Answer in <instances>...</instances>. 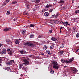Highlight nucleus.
<instances>
[{
	"label": "nucleus",
	"mask_w": 79,
	"mask_h": 79,
	"mask_svg": "<svg viewBox=\"0 0 79 79\" xmlns=\"http://www.w3.org/2000/svg\"><path fill=\"white\" fill-rule=\"evenodd\" d=\"M60 23H61V24H63V23H64V22H61Z\"/></svg>",
	"instance_id": "obj_58"
},
{
	"label": "nucleus",
	"mask_w": 79,
	"mask_h": 79,
	"mask_svg": "<svg viewBox=\"0 0 79 79\" xmlns=\"http://www.w3.org/2000/svg\"><path fill=\"white\" fill-rule=\"evenodd\" d=\"M18 19L16 18L14 19V21H17V20Z\"/></svg>",
	"instance_id": "obj_52"
},
{
	"label": "nucleus",
	"mask_w": 79,
	"mask_h": 79,
	"mask_svg": "<svg viewBox=\"0 0 79 79\" xmlns=\"http://www.w3.org/2000/svg\"><path fill=\"white\" fill-rule=\"evenodd\" d=\"M54 47V44H52L50 47V49H51V50H52L53 48V47Z\"/></svg>",
	"instance_id": "obj_16"
},
{
	"label": "nucleus",
	"mask_w": 79,
	"mask_h": 79,
	"mask_svg": "<svg viewBox=\"0 0 79 79\" xmlns=\"http://www.w3.org/2000/svg\"><path fill=\"white\" fill-rule=\"evenodd\" d=\"M46 53H48V54H50V51L48 50H47L46 51Z\"/></svg>",
	"instance_id": "obj_32"
},
{
	"label": "nucleus",
	"mask_w": 79,
	"mask_h": 79,
	"mask_svg": "<svg viewBox=\"0 0 79 79\" xmlns=\"http://www.w3.org/2000/svg\"><path fill=\"white\" fill-rule=\"evenodd\" d=\"M2 52L4 54H6V49H3Z\"/></svg>",
	"instance_id": "obj_10"
},
{
	"label": "nucleus",
	"mask_w": 79,
	"mask_h": 79,
	"mask_svg": "<svg viewBox=\"0 0 79 79\" xmlns=\"http://www.w3.org/2000/svg\"><path fill=\"white\" fill-rule=\"evenodd\" d=\"M22 69L23 70H26V68L25 67H23L22 68Z\"/></svg>",
	"instance_id": "obj_37"
},
{
	"label": "nucleus",
	"mask_w": 79,
	"mask_h": 79,
	"mask_svg": "<svg viewBox=\"0 0 79 79\" xmlns=\"http://www.w3.org/2000/svg\"><path fill=\"white\" fill-rule=\"evenodd\" d=\"M2 44L0 43V47H2Z\"/></svg>",
	"instance_id": "obj_56"
},
{
	"label": "nucleus",
	"mask_w": 79,
	"mask_h": 79,
	"mask_svg": "<svg viewBox=\"0 0 79 79\" xmlns=\"http://www.w3.org/2000/svg\"><path fill=\"white\" fill-rule=\"evenodd\" d=\"M27 60H28V61L29 60V59L28 58V59H27Z\"/></svg>",
	"instance_id": "obj_63"
},
{
	"label": "nucleus",
	"mask_w": 79,
	"mask_h": 79,
	"mask_svg": "<svg viewBox=\"0 0 79 79\" xmlns=\"http://www.w3.org/2000/svg\"><path fill=\"white\" fill-rule=\"evenodd\" d=\"M7 43L9 44V45H12V42L11 41H6Z\"/></svg>",
	"instance_id": "obj_6"
},
{
	"label": "nucleus",
	"mask_w": 79,
	"mask_h": 79,
	"mask_svg": "<svg viewBox=\"0 0 79 79\" xmlns=\"http://www.w3.org/2000/svg\"><path fill=\"white\" fill-rule=\"evenodd\" d=\"M50 73H51V74H53V73H54V71L53 70H51L50 71Z\"/></svg>",
	"instance_id": "obj_40"
},
{
	"label": "nucleus",
	"mask_w": 79,
	"mask_h": 79,
	"mask_svg": "<svg viewBox=\"0 0 79 79\" xmlns=\"http://www.w3.org/2000/svg\"><path fill=\"white\" fill-rule=\"evenodd\" d=\"M43 49H44V50H46V49H47V46H44L43 47Z\"/></svg>",
	"instance_id": "obj_25"
},
{
	"label": "nucleus",
	"mask_w": 79,
	"mask_h": 79,
	"mask_svg": "<svg viewBox=\"0 0 79 79\" xmlns=\"http://www.w3.org/2000/svg\"><path fill=\"white\" fill-rule=\"evenodd\" d=\"M11 63V64L12 63H14V60H11V61L10 62Z\"/></svg>",
	"instance_id": "obj_44"
},
{
	"label": "nucleus",
	"mask_w": 79,
	"mask_h": 79,
	"mask_svg": "<svg viewBox=\"0 0 79 79\" xmlns=\"http://www.w3.org/2000/svg\"><path fill=\"white\" fill-rule=\"evenodd\" d=\"M0 54L1 55H4V54H3V51L0 52Z\"/></svg>",
	"instance_id": "obj_42"
},
{
	"label": "nucleus",
	"mask_w": 79,
	"mask_h": 79,
	"mask_svg": "<svg viewBox=\"0 0 79 79\" xmlns=\"http://www.w3.org/2000/svg\"><path fill=\"white\" fill-rule=\"evenodd\" d=\"M25 45L27 46L28 45V46L30 47H34V46L35 45L34 44L32 43L28 42L25 43Z\"/></svg>",
	"instance_id": "obj_1"
},
{
	"label": "nucleus",
	"mask_w": 79,
	"mask_h": 79,
	"mask_svg": "<svg viewBox=\"0 0 79 79\" xmlns=\"http://www.w3.org/2000/svg\"><path fill=\"white\" fill-rule=\"evenodd\" d=\"M72 72L73 73H75L76 72V69H72L71 70Z\"/></svg>",
	"instance_id": "obj_22"
},
{
	"label": "nucleus",
	"mask_w": 79,
	"mask_h": 79,
	"mask_svg": "<svg viewBox=\"0 0 79 79\" xmlns=\"http://www.w3.org/2000/svg\"><path fill=\"white\" fill-rule=\"evenodd\" d=\"M48 10V9H44L43 10H42L41 11V13H42V12H45V11H47Z\"/></svg>",
	"instance_id": "obj_19"
},
{
	"label": "nucleus",
	"mask_w": 79,
	"mask_h": 79,
	"mask_svg": "<svg viewBox=\"0 0 79 79\" xmlns=\"http://www.w3.org/2000/svg\"><path fill=\"white\" fill-rule=\"evenodd\" d=\"M25 57H22V59H23V60L24 62H25L24 63H23V64H25V65H28L29 64V62L28 61H27V60L25 59Z\"/></svg>",
	"instance_id": "obj_2"
},
{
	"label": "nucleus",
	"mask_w": 79,
	"mask_h": 79,
	"mask_svg": "<svg viewBox=\"0 0 79 79\" xmlns=\"http://www.w3.org/2000/svg\"><path fill=\"white\" fill-rule=\"evenodd\" d=\"M52 31H53V30H51L49 31V32H50V34L52 32Z\"/></svg>",
	"instance_id": "obj_48"
},
{
	"label": "nucleus",
	"mask_w": 79,
	"mask_h": 79,
	"mask_svg": "<svg viewBox=\"0 0 79 79\" xmlns=\"http://www.w3.org/2000/svg\"><path fill=\"white\" fill-rule=\"evenodd\" d=\"M68 22L66 21L65 22H64L63 23V25L65 26H66V27H67V26H68Z\"/></svg>",
	"instance_id": "obj_5"
},
{
	"label": "nucleus",
	"mask_w": 79,
	"mask_h": 79,
	"mask_svg": "<svg viewBox=\"0 0 79 79\" xmlns=\"http://www.w3.org/2000/svg\"><path fill=\"white\" fill-rule=\"evenodd\" d=\"M51 40H52V41H56V40H57L54 37H52L51 38Z\"/></svg>",
	"instance_id": "obj_12"
},
{
	"label": "nucleus",
	"mask_w": 79,
	"mask_h": 79,
	"mask_svg": "<svg viewBox=\"0 0 79 79\" xmlns=\"http://www.w3.org/2000/svg\"><path fill=\"white\" fill-rule=\"evenodd\" d=\"M7 51H8V52H10L11 51V50L10 49H7Z\"/></svg>",
	"instance_id": "obj_47"
},
{
	"label": "nucleus",
	"mask_w": 79,
	"mask_h": 79,
	"mask_svg": "<svg viewBox=\"0 0 79 79\" xmlns=\"http://www.w3.org/2000/svg\"><path fill=\"white\" fill-rule=\"evenodd\" d=\"M6 64H7V65L8 66H10V65H11V62H10V61L7 62Z\"/></svg>",
	"instance_id": "obj_14"
},
{
	"label": "nucleus",
	"mask_w": 79,
	"mask_h": 79,
	"mask_svg": "<svg viewBox=\"0 0 79 79\" xmlns=\"http://www.w3.org/2000/svg\"><path fill=\"white\" fill-rule=\"evenodd\" d=\"M53 9H50L49 10L50 12H51V13H52V11H53Z\"/></svg>",
	"instance_id": "obj_45"
},
{
	"label": "nucleus",
	"mask_w": 79,
	"mask_h": 79,
	"mask_svg": "<svg viewBox=\"0 0 79 79\" xmlns=\"http://www.w3.org/2000/svg\"><path fill=\"white\" fill-rule=\"evenodd\" d=\"M25 31L23 30L22 31V34H25Z\"/></svg>",
	"instance_id": "obj_26"
},
{
	"label": "nucleus",
	"mask_w": 79,
	"mask_h": 79,
	"mask_svg": "<svg viewBox=\"0 0 79 79\" xmlns=\"http://www.w3.org/2000/svg\"><path fill=\"white\" fill-rule=\"evenodd\" d=\"M50 7H52V5H48L47 4V5L46 6V8H50Z\"/></svg>",
	"instance_id": "obj_11"
},
{
	"label": "nucleus",
	"mask_w": 79,
	"mask_h": 79,
	"mask_svg": "<svg viewBox=\"0 0 79 79\" xmlns=\"http://www.w3.org/2000/svg\"><path fill=\"white\" fill-rule=\"evenodd\" d=\"M42 37H43V35H40L38 36V38H41Z\"/></svg>",
	"instance_id": "obj_28"
},
{
	"label": "nucleus",
	"mask_w": 79,
	"mask_h": 79,
	"mask_svg": "<svg viewBox=\"0 0 79 79\" xmlns=\"http://www.w3.org/2000/svg\"><path fill=\"white\" fill-rule=\"evenodd\" d=\"M49 15V13L48 12H45L44 13V15L45 16H48V15Z\"/></svg>",
	"instance_id": "obj_15"
},
{
	"label": "nucleus",
	"mask_w": 79,
	"mask_h": 79,
	"mask_svg": "<svg viewBox=\"0 0 79 79\" xmlns=\"http://www.w3.org/2000/svg\"><path fill=\"white\" fill-rule=\"evenodd\" d=\"M64 68H67V66H64Z\"/></svg>",
	"instance_id": "obj_61"
},
{
	"label": "nucleus",
	"mask_w": 79,
	"mask_h": 79,
	"mask_svg": "<svg viewBox=\"0 0 79 79\" xmlns=\"http://www.w3.org/2000/svg\"><path fill=\"white\" fill-rule=\"evenodd\" d=\"M6 3L4 2V5H6Z\"/></svg>",
	"instance_id": "obj_59"
},
{
	"label": "nucleus",
	"mask_w": 79,
	"mask_h": 79,
	"mask_svg": "<svg viewBox=\"0 0 79 79\" xmlns=\"http://www.w3.org/2000/svg\"><path fill=\"white\" fill-rule=\"evenodd\" d=\"M9 55H12L13 54V52L11 51L8 53Z\"/></svg>",
	"instance_id": "obj_27"
},
{
	"label": "nucleus",
	"mask_w": 79,
	"mask_h": 79,
	"mask_svg": "<svg viewBox=\"0 0 79 79\" xmlns=\"http://www.w3.org/2000/svg\"><path fill=\"white\" fill-rule=\"evenodd\" d=\"M10 69V67H6L5 68V69L6 70V69Z\"/></svg>",
	"instance_id": "obj_39"
},
{
	"label": "nucleus",
	"mask_w": 79,
	"mask_h": 79,
	"mask_svg": "<svg viewBox=\"0 0 79 79\" xmlns=\"http://www.w3.org/2000/svg\"><path fill=\"white\" fill-rule=\"evenodd\" d=\"M73 32H77V30H76V28L73 27Z\"/></svg>",
	"instance_id": "obj_13"
},
{
	"label": "nucleus",
	"mask_w": 79,
	"mask_h": 79,
	"mask_svg": "<svg viewBox=\"0 0 79 79\" xmlns=\"http://www.w3.org/2000/svg\"><path fill=\"white\" fill-rule=\"evenodd\" d=\"M74 60V59H73L72 58L71 59H70L69 60V61H67V63H71V62H72V61H73V60Z\"/></svg>",
	"instance_id": "obj_4"
},
{
	"label": "nucleus",
	"mask_w": 79,
	"mask_h": 79,
	"mask_svg": "<svg viewBox=\"0 0 79 79\" xmlns=\"http://www.w3.org/2000/svg\"><path fill=\"white\" fill-rule=\"evenodd\" d=\"M68 25H69V26H70V24L69 23V24H68Z\"/></svg>",
	"instance_id": "obj_64"
},
{
	"label": "nucleus",
	"mask_w": 79,
	"mask_h": 79,
	"mask_svg": "<svg viewBox=\"0 0 79 79\" xmlns=\"http://www.w3.org/2000/svg\"><path fill=\"white\" fill-rule=\"evenodd\" d=\"M54 65H58V64H57V62H55L54 61L52 63Z\"/></svg>",
	"instance_id": "obj_21"
},
{
	"label": "nucleus",
	"mask_w": 79,
	"mask_h": 79,
	"mask_svg": "<svg viewBox=\"0 0 79 79\" xmlns=\"http://www.w3.org/2000/svg\"><path fill=\"white\" fill-rule=\"evenodd\" d=\"M72 3H74V0H72Z\"/></svg>",
	"instance_id": "obj_53"
},
{
	"label": "nucleus",
	"mask_w": 79,
	"mask_h": 79,
	"mask_svg": "<svg viewBox=\"0 0 79 79\" xmlns=\"http://www.w3.org/2000/svg\"><path fill=\"white\" fill-rule=\"evenodd\" d=\"M35 25H33V24H30V27H34Z\"/></svg>",
	"instance_id": "obj_29"
},
{
	"label": "nucleus",
	"mask_w": 79,
	"mask_h": 79,
	"mask_svg": "<svg viewBox=\"0 0 79 79\" xmlns=\"http://www.w3.org/2000/svg\"><path fill=\"white\" fill-rule=\"evenodd\" d=\"M52 22L54 24H57L58 23H57L58 21H57L54 20L52 21Z\"/></svg>",
	"instance_id": "obj_17"
},
{
	"label": "nucleus",
	"mask_w": 79,
	"mask_h": 79,
	"mask_svg": "<svg viewBox=\"0 0 79 79\" xmlns=\"http://www.w3.org/2000/svg\"><path fill=\"white\" fill-rule=\"evenodd\" d=\"M76 37H79V33L76 34Z\"/></svg>",
	"instance_id": "obj_34"
},
{
	"label": "nucleus",
	"mask_w": 79,
	"mask_h": 79,
	"mask_svg": "<svg viewBox=\"0 0 79 79\" xmlns=\"http://www.w3.org/2000/svg\"><path fill=\"white\" fill-rule=\"evenodd\" d=\"M20 53H22V54H23L24 53V51H20Z\"/></svg>",
	"instance_id": "obj_46"
},
{
	"label": "nucleus",
	"mask_w": 79,
	"mask_h": 79,
	"mask_svg": "<svg viewBox=\"0 0 79 79\" xmlns=\"http://www.w3.org/2000/svg\"><path fill=\"white\" fill-rule=\"evenodd\" d=\"M63 10H64V9H65V7H63Z\"/></svg>",
	"instance_id": "obj_60"
},
{
	"label": "nucleus",
	"mask_w": 79,
	"mask_h": 79,
	"mask_svg": "<svg viewBox=\"0 0 79 79\" xmlns=\"http://www.w3.org/2000/svg\"><path fill=\"white\" fill-rule=\"evenodd\" d=\"M63 29V27H61V28H60V29Z\"/></svg>",
	"instance_id": "obj_62"
},
{
	"label": "nucleus",
	"mask_w": 79,
	"mask_h": 79,
	"mask_svg": "<svg viewBox=\"0 0 79 79\" xmlns=\"http://www.w3.org/2000/svg\"><path fill=\"white\" fill-rule=\"evenodd\" d=\"M76 52H79V49H77L76 50Z\"/></svg>",
	"instance_id": "obj_50"
},
{
	"label": "nucleus",
	"mask_w": 79,
	"mask_h": 79,
	"mask_svg": "<svg viewBox=\"0 0 79 79\" xmlns=\"http://www.w3.org/2000/svg\"><path fill=\"white\" fill-rule=\"evenodd\" d=\"M55 15H52V17H53V18H55Z\"/></svg>",
	"instance_id": "obj_57"
},
{
	"label": "nucleus",
	"mask_w": 79,
	"mask_h": 79,
	"mask_svg": "<svg viewBox=\"0 0 79 79\" xmlns=\"http://www.w3.org/2000/svg\"><path fill=\"white\" fill-rule=\"evenodd\" d=\"M9 2H10V0H6V2H7V3Z\"/></svg>",
	"instance_id": "obj_49"
},
{
	"label": "nucleus",
	"mask_w": 79,
	"mask_h": 79,
	"mask_svg": "<svg viewBox=\"0 0 79 79\" xmlns=\"http://www.w3.org/2000/svg\"><path fill=\"white\" fill-rule=\"evenodd\" d=\"M65 1V0H60L59 3H60L61 4H63L64 3Z\"/></svg>",
	"instance_id": "obj_8"
},
{
	"label": "nucleus",
	"mask_w": 79,
	"mask_h": 79,
	"mask_svg": "<svg viewBox=\"0 0 79 79\" xmlns=\"http://www.w3.org/2000/svg\"><path fill=\"white\" fill-rule=\"evenodd\" d=\"M22 67H23V64H21L19 66V69H21Z\"/></svg>",
	"instance_id": "obj_41"
},
{
	"label": "nucleus",
	"mask_w": 79,
	"mask_h": 79,
	"mask_svg": "<svg viewBox=\"0 0 79 79\" xmlns=\"http://www.w3.org/2000/svg\"><path fill=\"white\" fill-rule=\"evenodd\" d=\"M75 12L76 13H78L79 12V10H76L75 11Z\"/></svg>",
	"instance_id": "obj_35"
},
{
	"label": "nucleus",
	"mask_w": 79,
	"mask_h": 79,
	"mask_svg": "<svg viewBox=\"0 0 79 79\" xmlns=\"http://www.w3.org/2000/svg\"><path fill=\"white\" fill-rule=\"evenodd\" d=\"M53 67L55 69H58L59 68V66L57 65H53Z\"/></svg>",
	"instance_id": "obj_9"
},
{
	"label": "nucleus",
	"mask_w": 79,
	"mask_h": 79,
	"mask_svg": "<svg viewBox=\"0 0 79 79\" xmlns=\"http://www.w3.org/2000/svg\"><path fill=\"white\" fill-rule=\"evenodd\" d=\"M77 19V18H75L73 19V20L76 21Z\"/></svg>",
	"instance_id": "obj_51"
},
{
	"label": "nucleus",
	"mask_w": 79,
	"mask_h": 79,
	"mask_svg": "<svg viewBox=\"0 0 79 79\" xmlns=\"http://www.w3.org/2000/svg\"><path fill=\"white\" fill-rule=\"evenodd\" d=\"M3 61V60L1 59H0V62H1V61Z\"/></svg>",
	"instance_id": "obj_55"
},
{
	"label": "nucleus",
	"mask_w": 79,
	"mask_h": 79,
	"mask_svg": "<svg viewBox=\"0 0 79 79\" xmlns=\"http://www.w3.org/2000/svg\"><path fill=\"white\" fill-rule=\"evenodd\" d=\"M23 15H28V13H26L25 12H23Z\"/></svg>",
	"instance_id": "obj_33"
},
{
	"label": "nucleus",
	"mask_w": 79,
	"mask_h": 79,
	"mask_svg": "<svg viewBox=\"0 0 79 79\" xmlns=\"http://www.w3.org/2000/svg\"><path fill=\"white\" fill-rule=\"evenodd\" d=\"M17 3V2L16 1H13L12 2V4H15V3Z\"/></svg>",
	"instance_id": "obj_38"
},
{
	"label": "nucleus",
	"mask_w": 79,
	"mask_h": 79,
	"mask_svg": "<svg viewBox=\"0 0 79 79\" xmlns=\"http://www.w3.org/2000/svg\"><path fill=\"white\" fill-rule=\"evenodd\" d=\"M34 36V34H32V35H31L30 37V38H31V39L32 38H33Z\"/></svg>",
	"instance_id": "obj_30"
},
{
	"label": "nucleus",
	"mask_w": 79,
	"mask_h": 79,
	"mask_svg": "<svg viewBox=\"0 0 79 79\" xmlns=\"http://www.w3.org/2000/svg\"><path fill=\"white\" fill-rule=\"evenodd\" d=\"M44 38H45V39H47L48 38V37H49V36L48 35H44Z\"/></svg>",
	"instance_id": "obj_18"
},
{
	"label": "nucleus",
	"mask_w": 79,
	"mask_h": 79,
	"mask_svg": "<svg viewBox=\"0 0 79 79\" xmlns=\"http://www.w3.org/2000/svg\"><path fill=\"white\" fill-rule=\"evenodd\" d=\"M40 0H35L34 2L35 3H38L39 2H40Z\"/></svg>",
	"instance_id": "obj_23"
},
{
	"label": "nucleus",
	"mask_w": 79,
	"mask_h": 79,
	"mask_svg": "<svg viewBox=\"0 0 79 79\" xmlns=\"http://www.w3.org/2000/svg\"><path fill=\"white\" fill-rule=\"evenodd\" d=\"M11 29V27H6L4 29V31L5 32H7L9 31V30H10Z\"/></svg>",
	"instance_id": "obj_3"
},
{
	"label": "nucleus",
	"mask_w": 79,
	"mask_h": 79,
	"mask_svg": "<svg viewBox=\"0 0 79 79\" xmlns=\"http://www.w3.org/2000/svg\"><path fill=\"white\" fill-rule=\"evenodd\" d=\"M41 55H44V53H41Z\"/></svg>",
	"instance_id": "obj_54"
},
{
	"label": "nucleus",
	"mask_w": 79,
	"mask_h": 79,
	"mask_svg": "<svg viewBox=\"0 0 79 79\" xmlns=\"http://www.w3.org/2000/svg\"><path fill=\"white\" fill-rule=\"evenodd\" d=\"M63 47H64L63 45H61L60 48H63Z\"/></svg>",
	"instance_id": "obj_43"
},
{
	"label": "nucleus",
	"mask_w": 79,
	"mask_h": 79,
	"mask_svg": "<svg viewBox=\"0 0 79 79\" xmlns=\"http://www.w3.org/2000/svg\"><path fill=\"white\" fill-rule=\"evenodd\" d=\"M61 62L63 63H67V60L65 61L63 59H61Z\"/></svg>",
	"instance_id": "obj_7"
},
{
	"label": "nucleus",
	"mask_w": 79,
	"mask_h": 79,
	"mask_svg": "<svg viewBox=\"0 0 79 79\" xmlns=\"http://www.w3.org/2000/svg\"><path fill=\"white\" fill-rule=\"evenodd\" d=\"M64 52L63 51H59V52H58L59 54H60V55H62L63 53Z\"/></svg>",
	"instance_id": "obj_20"
},
{
	"label": "nucleus",
	"mask_w": 79,
	"mask_h": 79,
	"mask_svg": "<svg viewBox=\"0 0 79 79\" xmlns=\"http://www.w3.org/2000/svg\"><path fill=\"white\" fill-rule=\"evenodd\" d=\"M59 13H57L55 15V16L54 17V18H57V17H58V16H59Z\"/></svg>",
	"instance_id": "obj_24"
},
{
	"label": "nucleus",
	"mask_w": 79,
	"mask_h": 79,
	"mask_svg": "<svg viewBox=\"0 0 79 79\" xmlns=\"http://www.w3.org/2000/svg\"><path fill=\"white\" fill-rule=\"evenodd\" d=\"M10 14V11H8L7 13V15H9Z\"/></svg>",
	"instance_id": "obj_36"
},
{
	"label": "nucleus",
	"mask_w": 79,
	"mask_h": 79,
	"mask_svg": "<svg viewBox=\"0 0 79 79\" xmlns=\"http://www.w3.org/2000/svg\"><path fill=\"white\" fill-rule=\"evenodd\" d=\"M15 43L16 44H19V41L18 40L15 41Z\"/></svg>",
	"instance_id": "obj_31"
}]
</instances>
